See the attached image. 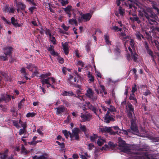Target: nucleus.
I'll use <instances>...</instances> for the list:
<instances>
[{
  "label": "nucleus",
  "mask_w": 159,
  "mask_h": 159,
  "mask_svg": "<svg viewBox=\"0 0 159 159\" xmlns=\"http://www.w3.org/2000/svg\"><path fill=\"white\" fill-rule=\"evenodd\" d=\"M118 140L122 151L130 154L129 159H158L157 154H149L145 149H138L135 145L127 144L120 138H118Z\"/></svg>",
  "instance_id": "f257e3e1"
},
{
  "label": "nucleus",
  "mask_w": 159,
  "mask_h": 159,
  "mask_svg": "<svg viewBox=\"0 0 159 159\" xmlns=\"http://www.w3.org/2000/svg\"><path fill=\"white\" fill-rule=\"evenodd\" d=\"M139 16L140 17H142L144 20L145 17L148 20L149 23L151 25L153 24V23H157L155 21L157 18V15L153 12L152 8L146 7L143 9L142 11H139Z\"/></svg>",
  "instance_id": "f03ea898"
},
{
  "label": "nucleus",
  "mask_w": 159,
  "mask_h": 159,
  "mask_svg": "<svg viewBox=\"0 0 159 159\" xmlns=\"http://www.w3.org/2000/svg\"><path fill=\"white\" fill-rule=\"evenodd\" d=\"M126 110L128 112V115L129 117L130 118H133V116H134V108L131 104L130 103H128L126 105ZM131 129L132 130V132L134 134L142 137H145V135H141L139 133V130L138 129L135 121V119L133 118L131 121Z\"/></svg>",
  "instance_id": "7ed1b4c3"
},
{
  "label": "nucleus",
  "mask_w": 159,
  "mask_h": 159,
  "mask_svg": "<svg viewBox=\"0 0 159 159\" xmlns=\"http://www.w3.org/2000/svg\"><path fill=\"white\" fill-rule=\"evenodd\" d=\"M76 93L78 95L77 97L78 98V99H79L81 101L80 102V104H82L83 106H82L81 105H80V107L82 108V110L85 111L86 109L85 107H88L89 109L92 110L96 114V108L91 104L89 102H84L85 97L83 95H80L82 94L81 91L79 89L77 90Z\"/></svg>",
  "instance_id": "20e7f679"
},
{
  "label": "nucleus",
  "mask_w": 159,
  "mask_h": 159,
  "mask_svg": "<svg viewBox=\"0 0 159 159\" xmlns=\"http://www.w3.org/2000/svg\"><path fill=\"white\" fill-rule=\"evenodd\" d=\"M12 122L13 125L17 128L19 129L21 127H23V129H20L19 130V134L20 135L26 133L27 124L26 122L23 123L21 119L19 120V121L15 120H12Z\"/></svg>",
  "instance_id": "39448f33"
},
{
  "label": "nucleus",
  "mask_w": 159,
  "mask_h": 159,
  "mask_svg": "<svg viewBox=\"0 0 159 159\" xmlns=\"http://www.w3.org/2000/svg\"><path fill=\"white\" fill-rule=\"evenodd\" d=\"M123 1L125 6L130 9L129 14L133 15L137 9L136 6H138V4L133 0H123Z\"/></svg>",
  "instance_id": "423d86ee"
},
{
  "label": "nucleus",
  "mask_w": 159,
  "mask_h": 159,
  "mask_svg": "<svg viewBox=\"0 0 159 159\" xmlns=\"http://www.w3.org/2000/svg\"><path fill=\"white\" fill-rule=\"evenodd\" d=\"M135 50H126V58L129 61L133 59L134 61L137 60L138 54L136 53Z\"/></svg>",
  "instance_id": "0eeeda50"
},
{
  "label": "nucleus",
  "mask_w": 159,
  "mask_h": 159,
  "mask_svg": "<svg viewBox=\"0 0 159 159\" xmlns=\"http://www.w3.org/2000/svg\"><path fill=\"white\" fill-rule=\"evenodd\" d=\"M115 130H116L117 133L120 135L123 136L124 135L125 137H129L131 133V130L128 129L127 131L122 129L121 130L117 126H114L112 127Z\"/></svg>",
  "instance_id": "6e6552de"
},
{
  "label": "nucleus",
  "mask_w": 159,
  "mask_h": 159,
  "mask_svg": "<svg viewBox=\"0 0 159 159\" xmlns=\"http://www.w3.org/2000/svg\"><path fill=\"white\" fill-rule=\"evenodd\" d=\"M41 81L43 86L45 84H47V87L48 88L50 86L53 88L52 84L55 82V79L53 77H48L46 79H42V80H41Z\"/></svg>",
  "instance_id": "1a4fd4ad"
},
{
  "label": "nucleus",
  "mask_w": 159,
  "mask_h": 159,
  "mask_svg": "<svg viewBox=\"0 0 159 159\" xmlns=\"http://www.w3.org/2000/svg\"><path fill=\"white\" fill-rule=\"evenodd\" d=\"M80 129L79 128H75L72 130V133L69 134L70 138L72 139L78 140L79 138V134Z\"/></svg>",
  "instance_id": "9d476101"
},
{
  "label": "nucleus",
  "mask_w": 159,
  "mask_h": 159,
  "mask_svg": "<svg viewBox=\"0 0 159 159\" xmlns=\"http://www.w3.org/2000/svg\"><path fill=\"white\" fill-rule=\"evenodd\" d=\"M86 95L93 101H95L97 99V96L94 95L93 91L90 88L87 90Z\"/></svg>",
  "instance_id": "9b49d317"
},
{
  "label": "nucleus",
  "mask_w": 159,
  "mask_h": 159,
  "mask_svg": "<svg viewBox=\"0 0 159 159\" xmlns=\"http://www.w3.org/2000/svg\"><path fill=\"white\" fill-rule=\"evenodd\" d=\"M3 12L5 13H14L15 10L13 8H10L9 5L6 3H3L2 7Z\"/></svg>",
  "instance_id": "f8f14e48"
},
{
  "label": "nucleus",
  "mask_w": 159,
  "mask_h": 159,
  "mask_svg": "<svg viewBox=\"0 0 159 159\" xmlns=\"http://www.w3.org/2000/svg\"><path fill=\"white\" fill-rule=\"evenodd\" d=\"M80 117L82 119V121L85 122L90 120L91 119L92 115L89 113H85L84 114L82 113Z\"/></svg>",
  "instance_id": "ddd939ff"
},
{
  "label": "nucleus",
  "mask_w": 159,
  "mask_h": 159,
  "mask_svg": "<svg viewBox=\"0 0 159 159\" xmlns=\"http://www.w3.org/2000/svg\"><path fill=\"white\" fill-rule=\"evenodd\" d=\"M45 33L47 35H48L49 36L50 41L53 44H55L56 43V40L54 36L51 34L50 30L48 29H46Z\"/></svg>",
  "instance_id": "4468645a"
},
{
  "label": "nucleus",
  "mask_w": 159,
  "mask_h": 159,
  "mask_svg": "<svg viewBox=\"0 0 159 159\" xmlns=\"http://www.w3.org/2000/svg\"><path fill=\"white\" fill-rule=\"evenodd\" d=\"M0 76L5 80L7 81L11 82L12 81V78L9 76L8 74L4 72H1Z\"/></svg>",
  "instance_id": "2eb2a0df"
},
{
  "label": "nucleus",
  "mask_w": 159,
  "mask_h": 159,
  "mask_svg": "<svg viewBox=\"0 0 159 159\" xmlns=\"http://www.w3.org/2000/svg\"><path fill=\"white\" fill-rule=\"evenodd\" d=\"M5 56H0V60L1 61H4L7 60V56H10L12 54L11 50H8L7 52H4Z\"/></svg>",
  "instance_id": "dca6fc26"
},
{
  "label": "nucleus",
  "mask_w": 159,
  "mask_h": 159,
  "mask_svg": "<svg viewBox=\"0 0 159 159\" xmlns=\"http://www.w3.org/2000/svg\"><path fill=\"white\" fill-rule=\"evenodd\" d=\"M98 131L99 132L109 133L111 132V129L110 127L102 126L99 127Z\"/></svg>",
  "instance_id": "f3484780"
},
{
  "label": "nucleus",
  "mask_w": 159,
  "mask_h": 159,
  "mask_svg": "<svg viewBox=\"0 0 159 159\" xmlns=\"http://www.w3.org/2000/svg\"><path fill=\"white\" fill-rule=\"evenodd\" d=\"M77 79L75 77L71 75H69L68 82L73 85H75L77 83Z\"/></svg>",
  "instance_id": "a211bd4d"
},
{
  "label": "nucleus",
  "mask_w": 159,
  "mask_h": 159,
  "mask_svg": "<svg viewBox=\"0 0 159 159\" xmlns=\"http://www.w3.org/2000/svg\"><path fill=\"white\" fill-rule=\"evenodd\" d=\"M82 18L84 20V21H88L92 17V15L90 13H87L82 14Z\"/></svg>",
  "instance_id": "6ab92c4d"
},
{
  "label": "nucleus",
  "mask_w": 159,
  "mask_h": 159,
  "mask_svg": "<svg viewBox=\"0 0 159 159\" xmlns=\"http://www.w3.org/2000/svg\"><path fill=\"white\" fill-rule=\"evenodd\" d=\"M109 113L108 111H107V113L106 115L104 117V120L107 123H109V121L110 120L113 121L114 119L113 116H110L109 114Z\"/></svg>",
  "instance_id": "aec40b11"
},
{
  "label": "nucleus",
  "mask_w": 159,
  "mask_h": 159,
  "mask_svg": "<svg viewBox=\"0 0 159 159\" xmlns=\"http://www.w3.org/2000/svg\"><path fill=\"white\" fill-rule=\"evenodd\" d=\"M17 0H15V2L16 3V5L18 8L22 10H24L26 7L25 5L20 2H17Z\"/></svg>",
  "instance_id": "412c9836"
},
{
  "label": "nucleus",
  "mask_w": 159,
  "mask_h": 159,
  "mask_svg": "<svg viewBox=\"0 0 159 159\" xmlns=\"http://www.w3.org/2000/svg\"><path fill=\"white\" fill-rule=\"evenodd\" d=\"M106 142L105 138L102 137H99L97 141V143L98 145L101 146L104 144Z\"/></svg>",
  "instance_id": "4be33fe9"
},
{
  "label": "nucleus",
  "mask_w": 159,
  "mask_h": 159,
  "mask_svg": "<svg viewBox=\"0 0 159 159\" xmlns=\"http://www.w3.org/2000/svg\"><path fill=\"white\" fill-rule=\"evenodd\" d=\"M62 9L66 13L71 11H73L74 10V9L72 8V7L70 5H68L65 8L62 7Z\"/></svg>",
  "instance_id": "5701e85b"
},
{
  "label": "nucleus",
  "mask_w": 159,
  "mask_h": 159,
  "mask_svg": "<svg viewBox=\"0 0 159 159\" xmlns=\"http://www.w3.org/2000/svg\"><path fill=\"white\" fill-rule=\"evenodd\" d=\"M8 149H6L3 153L0 154V158L1 159H6L7 156V154L8 152Z\"/></svg>",
  "instance_id": "b1692460"
},
{
  "label": "nucleus",
  "mask_w": 159,
  "mask_h": 159,
  "mask_svg": "<svg viewBox=\"0 0 159 159\" xmlns=\"http://www.w3.org/2000/svg\"><path fill=\"white\" fill-rule=\"evenodd\" d=\"M11 23L14 26L20 27V25L18 23L17 20L15 19L14 17H13L11 18Z\"/></svg>",
  "instance_id": "393cba45"
},
{
  "label": "nucleus",
  "mask_w": 159,
  "mask_h": 159,
  "mask_svg": "<svg viewBox=\"0 0 159 159\" xmlns=\"http://www.w3.org/2000/svg\"><path fill=\"white\" fill-rule=\"evenodd\" d=\"M21 152L22 153L25 154V155H26L29 153L30 152V151L27 150L24 146V145L23 144H22Z\"/></svg>",
  "instance_id": "a878e982"
},
{
  "label": "nucleus",
  "mask_w": 159,
  "mask_h": 159,
  "mask_svg": "<svg viewBox=\"0 0 159 159\" xmlns=\"http://www.w3.org/2000/svg\"><path fill=\"white\" fill-rule=\"evenodd\" d=\"M99 89L100 90V93H102L103 92L105 95H106L107 92L105 90L104 86L101 84H100L99 86L98 87Z\"/></svg>",
  "instance_id": "bb28decb"
},
{
  "label": "nucleus",
  "mask_w": 159,
  "mask_h": 159,
  "mask_svg": "<svg viewBox=\"0 0 159 159\" xmlns=\"http://www.w3.org/2000/svg\"><path fill=\"white\" fill-rule=\"evenodd\" d=\"M62 94L64 96H72L74 95V94L72 91L67 92L64 91L62 92Z\"/></svg>",
  "instance_id": "cd10ccee"
},
{
  "label": "nucleus",
  "mask_w": 159,
  "mask_h": 159,
  "mask_svg": "<svg viewBox=\"0 0 159 159\" xmlns=\"http://www.w3.org/2000/svg\"><path fill=\"white\" fill-rule=\"evenodd\" d=\"M66 149L64 143H60V152H61L64 155Z\"/></svg>",
  "instance_id": "c85d7f7f"
},
{
  "label": "nucleus",
  "mask_w": 159,
  "mask_h": 159,
  "mask_svg": "<svg viewBox=\"0 0 159 159\" xmlns=\"http://www.w3.org/2000/svg\"><path fill=\"white\" fill-rule=\"evenodd\" d=\"M39 159H48L49 155L46 153H43V155L39 157Z\"/></svg>",
  "instance_id": "c756f323"
},
{
  "label": "nucleus",
  "mask_w": 159,
  "mask_h": 159,
  "mask_svg": "<svg viewBox=\"0 0 159 159\" xmlns=\"http://www.w3.org/2000/svg\"><path fill=\"white\" fill-rule=\"evenodd\" d=\"M51 75V73L50 72L42 74L40 76L41 77V80H42V79H45L47 78H48V77L50 76Z\"/></svg>",
  "instance_id": "7c9ffc66"
},
{
  "label": "nucleus",
  "mask_w": 159,
  "mask_h": 159,
  "mask_svg": "<svg viewBox=\"0 0 159 159\" xmlns=\"http://www.w3.org/2000/svg\"><path fill=\"white\" fill-rule=\"evenodd\" d=\"M104 39L106 43L108 44H111V41L109 40V36L107 34H105L104 35Z\"/></svg>",
  "instance_id": "2f4dec72"
},
{
  "label": "nucleus",
  "mask_w": 159,
  "mask_h": 159,
  "mask_svg": "<svg viewBox=\"0 0 159 159\" xmlns=\"http://www.w3.org/2000/svg\"><path fill=\"white\" fill-rule=\"evenodd\" d=\"M93 66L94 67L95 69V72L96 75V76L98 77L101 78L102 77V75H101V73H100V72L98 71L96 69V66H95V64H93Z\"/></svg>",
  "instance_id": "473e14b6"
},
{
  "label": "nucleus",
  "mask_w": 159,
  "mask_h": 159,
  "mask_svg": "<svg viewBox=\"0 0 159 159\" xmlns=\"http://www.w3.org/2000/svg\"><path fill=\"white\" fill-rule=\"evenodd\" d=\"M120 36L123 40H125L127 39H129V37L128 35H126L125 33L122 32L120 34Z\"/></svg>",
  "instance_id": "72a5a7b5"
},
{
  "label": "nucleus",
  "mask_w": 159,
  "mask_h": 159,
  "mask_svg": "<svg viewBox=\"0 0 159 159\" xmlns=\"http://www.w3.org/2000/svg\"><path fill=\"white\" fill-rule=\"evenodd\" d=\"M35 66L34 65L31 64H30L27 66V68L32 72H34V67Z\"/></svg>",
  "instance_id": "f704fd0d"
},
{
  "label": "nucleus",
  "mask_w": 159,
  "mask_h": 159,
  "mask_svg": "<svg viewBox=\"0 0 159 159\" xmlns=\"http://www.w3.org/2000/svg\"><path fill=\"white\" fill-rule=\"evenodd\" d=\"M152 43L153 45L156 47L157 50H159V42L156 40H154L152 41Z\"/></svg>",
  "instance_id": "c9c22d12"
},
{
  "label": "nucleus",
  "mask_w": 159,
  "mask_h": 159,
  "mask_svg": "<svg viewBox=\"0 0 159 159\" xmlns=\"http://www.w3.org/2000/svg\"><path fill=\"white\" fill-rule=\"evenodd\" d=\"M62 46L63 48V50H68V44L67 42L61 43Z\"/></svg>",
  "instance_id": "e433bc0d"
},
{
  "label": "nucleus",
  "mask_w": 159,
  "mask_h": 159,
  "mask_svg": "<svg viewBox=\"0 0 159 159\" xmlns=\"http://www.w3.org/2000/svg\"><path fill=\"white\" fill-rule=\"evenodd\" d=\"M108 112H115L116 110L115 107L112 105H110L109 107H108Z\"/></svg>",
  "instance_id": "4c0bfd02"
},
{
  "label": "nucleus",
  "mask_w": 159,
  "mask_h": 159,
  "mask_svg": "<svg viewBox=\"0 0 159 159\" xmlns=\"http://www.w3.org/2000/svg\"><path fill=\"white\" fill-rule=\"evenodd\" d=\"M80 157L82 159H87V157H90L89 155L87 152L84 153V155L80 154Z\"/></svg>",
  "instance_id": "58836bf2"
},
{
  "label": "nucleus",
  "mask_w": 159,
  "mask_h": 159,
  "mask_svg": "<svg viewBox=\"0 0 159 159\" xmlns=\"http://www.w3.org/2000/svg\"><path fill=\"white\" fill-rule=\"evenodd\" d=\"M25 101V99L23 98L18 104V107L19 109H20Z\"/></svg>",
  "instance_id": "ea45409f"
},
{
  "label": "nucleus",
  "mask_w": 159,
  "mask_h": 159,
  "mask_svg": "<svg viewBox=\"0 0 159 159\" xmlns=\"http://www.w3.org/2000/svg\"><path fill=\"white\" fill-rule=\"evenodd\" d=\"M43 1L46 8L49 7L50 3L48 0H43Z\"/></svg>",
  "instance_id": "a19ab883"
},
{
  "label": "nucleus",
  "mask_w": 159,
  "mask_h": 159,
  "mask_svg": "<svg viewBox=\"0 0 159 159\" xmlns=\"http://www.w3.org/2000/svg\"><path fill=\"white\" fill-rule=\"evenodd\" d=\"M69 22L70 24L71 25L75 24V25H76L77 24V22L76 20V19H70Z\"/></svg>",
  "instance_id": "79ce46f5"
},
{
  "label": "nucleus",
  "mask_w": 159,
  "mask_h": 159,
  "mask_svg": "<svg viewBox=\"0 0 159 159\" xmlns=\"http://www.w3.org/2000/svg\"><path fill=\"white\" fill-rule=\"evenodd\" d=\"M60 3L62 6H65L69 3V2L68 0H61L60 1Z\"/></svg>",
  "instance_id": "37998d69"
},
{
  "label": "nucleus",
  "mask_w": 159,
  "mask_h": 159,
  "mask_svg": "<svg viewBox=\"0 0 159 159\" xmlns=\"http://www.w3.org/2000/svg\"><path fill=\"white\" fill-rule=\"evenodd\" d=\"M129 99L130 100H133L134 102V104H136L137 103V101L136 98L134 97V94L133 93L130 94V96L129 97Z\"/></svg>",
  "instance_id": "c03bdc74"
},
{
  "label": "nucleus",
  "mask_w": 159,
  "mask_h": 159,
  "mask_svg": "<svg viewBox=\"0 0 159 159\" xmlns=\"http://www.w3.org/2000/svg\"><path fill=\"white\" fill-rule=\"evenodd\" d=\"M36 115V113L34 112H29L27 113V114L26 115V116L27 117H33L34 116Z\"/></svg>",
  "instance_id": "a18cd8bd"
},
{
  "label": "nucleus",
  "mask_w": 159,
  "mask_h": 159,
  "mask_svg": "<svg viewBox=\"0 0 159 159\" xmlns=\"http://www.w3.org/2000/svg\"><path fill=\"white\" fill-rule=\"evenodd\" d=\"M90 139L91 141L94 142L95 141L96 139H97V135L96 134H93V135L90 136Z\"/></svg>",
  "instance_id": "49530a36"
},
{
  "label": "nucleus",
  "mask_w": 159,
  "mask_h": 159,
  "mask_svg": "<svg viewBox=\"0 0 159 159\" xmlns=\"http://www.w3.org/2000/svg\"><path fill=\"white\" fill-rule=\"evenodd\" d=\"M130 45L133 49V50H135V46L134 45L135 43L134 40L133 39H131L130 41Z\"/></svg>",
  "instance_id": "de8ad7c7"
},
{
  "label": "nucleus",
  "mask_w": 159,
  "mask_h": 159,
  "mask_svg": "<svg viewBox=\"0 0 159 159\" xmlns=\"http://www.w3.org/2000/svg\"><path fill=\"white\" fill-rule=\"evenodd\" d=\"M88 76L89 79V80L93 82L94 80V79L93 76L90 74V73L89 72L88 73Z\"/></svg>",
  "instance_id": "09e8293b"
},
{
  "label": "nucleus",
  "mask_w": 159,
  "mask_h": 159,
  "mask_svg": "<svg viewBox=\"0 0 159 159\" xmlns=\"http://www.w3.org/2000/svg\"><path fill=\"white\" fill-rule=\"evenodd\" d=\"M136 37L138 39L140 40L141 39V38H144V37L143 35L141 34L140 33L137 34H136Z\"/></svg>",
  "instance_id": "8fccbe9b"
},
{
  "label": "nucleus",
  "mask_w": 159,
  "mask_h": 159,
  "mask_svg": "<svg viewBox=\"0 0 159 159\" xmlns=\"http://www.w3.org/2000/svg\"><path fill=\"white\" fill-rule=\"evenodd\" d=\"M156 3H152V6L154 9L157 10V13L159 14V9L156 6Z\"/></svg>",
  "instance_id": "3c124183"
},
{
  "label": "nucleus",
  "mask_w": 159,
  "mask_h": 159,
  "mask_svg": "<svg viewBox=\"0 0 159 159\" xmlns=\"http://www.w3.org/2000/svg\"><path fill=\"white\" fill-rule=\"evenodd\" d=\"M124 10L122 9L121 7L120 6L119 7V14L122 16H123L125 13V11H124Z\"/></svg>",
  "instance_id": "603ef678"
},
{
  "label": "nucleus",
  "mask_w": 159,
  "mask_h": 159,
  "mask_svg": "<svg viewBox=\"0 0 159 159\" xmlns=\"http://www.w3.org/2000/svg\"><path fill=\"white\" fill-rule=\"evenodd\" d=\"M77 65L80 66L82 67H84V62L81 61L77 60Z\"/></svg>",
  "instance_id": "864d4df0"
},
{
  "label": "nucleus",
  "mask_w": 159,
  "mask_h": 159,
  "mask_svg": "<svg viewBox=\"0 0 159 159\" xmlns=\"http://www.w3.org/2000/svg\"><path fill=\"white\" fill-rule=\"evenodd\" d=\"M62 133L66 138H67L69 137L70 134L68 133V132L66 130H63ZM69 134L70 133H69Z\"/></svg>",
  "instance_id": "5fc2aeb1"
},
{
  "label": "nucleus",
  "mask_w": 159,
  "mask_h": 159,
  "mask_svg": "<svg viewBox=\"0 0 159 159\" xmlns=\"http://www.w3.org/2000/svg\"><path fill=\"white\" fill-rule=\"evenodd\" d=\"M91 45V42L90 41H89L87 44L86 45L85 47H86V50H90V46Z\"/></svg>",
  "instance_id": "6e6d98bb"
},
{
  "label": "nucleus",
  "mask_w": 159,
  "mask_h": 159,
  "mask_svg": "<svg viewBox=\"0 0 159 159\" xmlns=\"http://www.w3.org/2000/svg\"><path fill=\"white\" fill-rule=\"evenodd\" d=\"M60 113L62 112H65L66 111V109L64 106H60Z\"/></svg>",
  "instance_id": "4d7b16f0"
},
{
  "label": "nucleus",
  "mask_w": 159,
  "mask_h": 159,
  "mask_svg": "<svg viewBox=\"0 0 159 159\" xmlns=\"http://www.w3.org/2000/svg\"><path fill=\"white\" fill-rule=\"evenodd\" d=\"M34 74L35 76L39 74V72L38 71V68L36 66H34Z\"/></svg>",
  "instance_id": "13d9d810"
},
{
  "label": "nucleus",
  "mask_w": 159,
  "mask_h": 159,
  "mask_svg": "<svg viewBox=\"0 0 159 159\" xmlns=\"http://www.w3.org/2000/svg\"><path fill=\"white\" fill-rule=\"evenodd\" d=\"M80 128L81 131H83L85 132L86 130V127L84 125H80Z\"/></svg>",
  "instance_id": "bf43d9fd"
},
{
  "label": "nucleus",
  "mask_w": 159,
  "mask_h": 159,
  "mask_svg": "<svg viewBox=\"0 0 159 159\" xmlns=\"http://www.w3.org/2000/svg\"><path fill=\"white\" fill-rule=\"evenodd\" d=\"M94 147V145L93 144L89 143L88 144V149L89 150H91Z\"/></svg>",
  "instance_id": "052dcab7"
},
{
  "label": "nucleus",
  "mask_w": 159,
  "mask_h": 159,
  "mask_svg": "<svg viewBox=\"0 0 159 159\" xmlns=\"http://www.w3.org/2000/svg\"><path fill=\"white\" fill-rule=\"evenodd\" d=\"M61 26L63 28L65 31H67L69 29V27L66 26L64 24H62Z\"/></svg>",
  "instance_id": "680f3d73"
},
{
  "label": "nucleus",
  "mask_w": 159,
  "mask_h": 159,
  "mask_svg": "<svg viewBox=\"0 0 159 159\" xmlns=\"http://www.w3.org/2000/svg\"><path fill=\"white\" fill-rule=\"evenodd\" d=\"M6 101H9L11 100V96L9 95L6 94Z\"/></svg>",
  "instance_id": "e2e57ef3"
},
{
  "label": "nucleus",
  "mask_w": 159,
  "mask_h": 159,
  "mask_svg": "<svg viewBox=\"0 0 159 159\" xmlns=\"http://www.w3.org/2000/svg\"><path fill=\"white\" fill-rule=\"evenodd\" d=\"M108 148V145L105 144L103 147H102L101 148L102 150H106Z\"/></svg>",
  "instance_id": "0e129e2a"
},
{
  "label": "nucleus",
  "mask_w": 159,
  "mask_h": 159,
  "mask_svg": "<svg viewBox=\"0 0 159 159\" xmlns=\"http://www.w3.org/2000/svg\"><path fill=\"white\" fill-rule=\"evenodd\" d=\"M36 9V7H31L29 8V10L30 11L31 13H32L35 9Z\"/></svg>",
  "instance_id": "69168bd1"
},
{
  "label": "nucleus",
  "mask_w": 159,
  "mask_h": 159,
  "mask_svg": "<svg viewBox=\"0 0 159 159\" xmlns=\"http://www.w3.org/2000/svg\"><path fill=\"white\" fill-rule=\"evenodd\" d=\"M20 71L21 73H24V74L25 75H27V73L25 72V69L24 67H23L21 69Z\"/></svg>",
  "instance_id": "338daca9"
},
{
  "label": "nucleus",
  "mask_w": 159,
  "mask_h": 159,
  "mask_svg": "<svg viewBox=\"0 0 159 159\" xmlns=\"http://www.w3.org/2000/svg\"><path fill=\"white\" fill-rule=\"evenodd\" d=\"M151 94V92L148 90H147L144 93V95L145 96H148L150 95Z\"/></svg>",
  "instance_id": "774afa93"
}]
</instances>
